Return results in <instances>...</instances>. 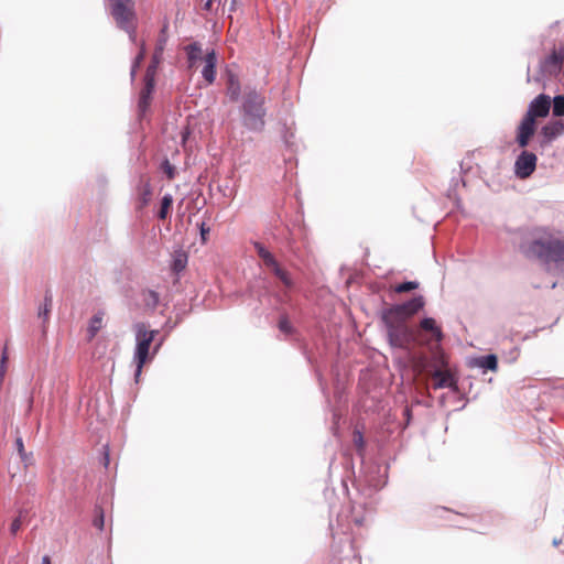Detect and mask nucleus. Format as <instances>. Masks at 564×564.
<instances>
[{
  "instance_id": "obj_15",
  "label": "nucleus",
  "mask_w": 564,
  "mask_h": 564,
  "mask_svg": "<svg viewBox=\"0 0 564 564\" xmlns=\"http://www.w3.org/2000/svg\"><path fill=\"white\" fill-rule=\"evenodd\" d=\"M152 198V186L149 178H141L137 187V207L143 209Z\"/></svg>"
},
{
  "instance_id": "obj_2",
  "label": "nucleus",
  "mask_w": 564,
  "mask_h": 564,
  "mask_svg": "<svg viewBox=\"0 0 564 564\" xmlns=\"http://www.w3.org/2000/svg\"><path fill=\"white\" fill-rule=\"evenodd\" d=\"M241 121L245 128L260 132L265 126V96L254 87L245 88L240 105Z\"/></svg>"
},
{
  "instance_id": "obj_11",
  "label": "nucleus",
  "mask_w": 564,
  "mask_h": 564,
  "mask_svg": "<svg viewBox=\"0 0 564 564\" xmlns=\"http://www.w3.org/2000/svg\"><path fill=\"white\" fill-rule=\"evenodd\" d=\"M154 76L155 73L151 72V69H147L145 73V85L144 88L141 90L140 98H139V111L141 115H144L145 111L149 109L151 104V95L154 89Z\"/></svg>"
},
{
  "instance_id": "obj_37",
  "label": "nucleus",
  "mask_w": 564,
  "mask_h": 564,
  "mask_svg": "<svg viewBox=\"0 0 564 564\" xmlns=\"http://www.w3.org/2000/svg\"><path fill=\"white\" fill-rule=\"evenodd\" d=\"M21 525H22L21 518H20V517L15 518V519L12 521L11 525H10V532H11V534H13V535H14V534H17V533H18V531L21 529Z\"/></svg>"
},
{
  "instance_id": "obj_46",
  "label": "nucleus",
  "mask_w": 564,
  "mask_h": 564,
  "mask_svg": "<svg viewBox=\"0 0 564 564\" xmlns=\"http://www.w3.org/2000/svg\"><path fill=\"white\" fill-rule=\"evenodd\" d=\"M105 465H106V466L108 465V456H106Z\"/></svg>"
},
{
  "instance_id": "obj_18",
  "label": "nucleus",
  "mask_w": 564,
  "mask_h": 564,
  "mask_svg": "<svg viewBox=\"0 0 564 564\" xmlns=\"http://www.w3.org/2000/svg\"><path fill=\"white\" fill-rule=\"evenodd\" d=\"M563 132H564V123L562 120H555V121L549 122L541 130V133L544 137L546 142L552 141L556 137L561 135Z\"/></svg>"
},
{
  "instance_id": "obj_23",
  "label": "nucleus",
  "mask_w": 564,
  "mask_h": 564,
  "mask_svg": "<svg viewBox=\"0 0 564 564\" xmlns=\"http://www.w3.org/2000/svg\"><path fill=\"white\" fill-rule=\"evenodd\" d=\"M187 264V254L184 251H176L173 254L172 270L176 273L183 271Z\"/></svg>"
},
{
  "instance_id": "obj_17",
  "label": "nucleus",
  "mask_w": 564,
  "mask_h": 564,
  "mask_svg": "<svg viewBox=\"0 0 564 564\" xmlns=\"http://www.w3.org/2000/svg\"><path fill=\"white\" fill-rule=\"evenodd\" d=\"M420 328L423 332L430 333L432 339L440 343L443 339L442 328L436 324V321L432 317H425L420 322Z\"/></svg>"
},
{
  "instance_id": "obj_29",
  "label": "nucleus",
  "mask_w": 564,
  "mask_h": 564,
  "mask_svg": "<svg viewBox=\"0 0 564 564\" xmlns=\"http://www.w3.org/2000/svg\"><path fill=\"white\" fill-rule=\"evenodd\" d=\"M143 302L148 307L154 308L159 303V294L155 291L147 290L142 293Z\"/></svg>"
},
{
  "instance_id": "obj_45",
  "label": "nucleus",
  "mask_w": 564,
  "mask_h": 564,
  "mask_svg": "<svg viewBox=\"0 0 564 564\" xmlns=\"http://www.w3.org/2000/svg\"><path fill=\"white\" fill-rule=\"evenodd\" d=\"M560 543H561V541H557V540H554V541H553V544H554L555 546H557Z\"/></svg>"
},
{
  "instance_id": "obj_19",
  "label": "nucleus",
  "mask_w": 564,
  "mask_h": 564,
  "mask_svg": "<svg viewBox=\"0 0 564 564\" xmlns=\"http://www.w3.org/2000/svg\"><path fill=\"white\" fill-rule=\"evenodd\" d=\"M186 54H187V61H188V67L193 68L196 66V63L199 59H203L202 57V47L198 43H192L185 47Z\"/></svg>"
},
{
  "instance_id": "obj_9",
  "label": "nucleus",
  "mask_w": 564,
  "mask_h": 564,
  "mask_svg": "<svg viewBox=\"0 0 564 564\" xmlns=\"http://www.w3.org/2000/svg\"><path fill=\"white\" fill-rule=\"evenodd\" d=\"M538 158L534 153L529 151H523L516 160L514 163V173L521 178H528L536 167Z\"/></svg>"
},
{
  "instance_id": "obj_44",
  "label": "nucleus",
  "mask_w": 564,
  "mask_h": 564,
  "mask_svg": "<svg viewBox=\"0 0 564 564\" xmlns=\"http://www.w3.org/2000/svg\"><path fill=\"white\" fill-rule=\"evenodd\" d=\"M212 8V0H207L205 3V9L209 10Z\"/></svg>"
},
{
  "instance_id": "obj_33",
  "label": "nucleus",
  "mask_w": 564,
  "mask_h": 564,
  "mask_svg": "<svg viewBox=\"0 0 564 564\" xmlns=\"http://www.w3.org/2000/svg\"><path fill=\"white\" fill-rule=\"evenodd\" d=\"M419 288V283L417 282H414V281H409V282H404V283H400L398 285L394 286V291L397 293H405V292H410L412 290H415Z\"/></svg>"
},
{
  "instance_id": "obj_8",
  "label": "nucleus",
  "mask_w": 564,
  "mask_h": 564,
  "mask_svg": "<svg viewBox=\"0 0 564 564\" xmlns=\"http://www.w3.org/2000/svg\"><path fill=\"white\" fill-rule=\"evenodd\" d=\"M424 304V297L422 295H419L405 303L392 305L387 310L392 312L398 317L409 321L412 316H414L419 311L423 308Z\"/></svg>"
},
{
  "instance_id": "obj_21",
  "label": "nucleus",
  "mask_w": 564,
  "mask_h": 564,
  "mask_svg": "<svg viewBox=\"0 0 564 564\" xmlns=\"http://www.w3.org/2000/svg\"><path fill=\"white\" fill-rule=\"evenodd\" d=\"M270 269L276 275V278L280 279V281L283 283L285 288L291 289L293 286L294 283L289 272L281 268L278 262H275V264H273Z\"/></svg>"
},
{
  "instance_id": "obj_6",
  "label": "nucleus",
  "mask_w": 564,
  "mask_h": 564,
  "mask_svg": "<svg viewBox=\"0 0 564 564\" xmlns=\"http://www.w3.org/2000/svg\"><path fill=\"white\" fill-rule=\"evenodd\" d=\"M436 362L440 365V367H435L430 371L433 379V388L436 390L443 388H455L456 380L452 372L446 368L447 364L444 357H437Z\"/></svg>"
},
{
  "instance_id": "obj_32",
  "label": "nucleus",
  "mask_w": 564,
  "mask_h": 564,
  "mask_svg": "<svg viewBox=\"0 0 564 564\" xmlns=\"http://www.w3.org/2000/svg\"><path fill=\"white\" fill-rule=\"evenodd\" d=\"M161 170L162 172L166 175V177L171 181L175 177L176 175V169L174 165H172L170 163V161L167 159H165L162 163H161Z\"/></svg>"
},
{
  "instance_id": "obj_36",
  "label": "nucleus",
  "mask_w": 564,
  "mask_h": 564,
  "mask_svg": "<svg viewBox=\"0 0 564 564\" xmlns=\"http://www.w3.org/2000/svg\"><path fill=\"white\" fill-rule=\"evenodd\" d=\"M15 446H17L18 453H19L20 457L22 458V460H25L26 459V453H25L23 441H22L21 437H18L15 440Z\"/></svg>"
},
{
  "instance_id": "obj_34",
  "label": "nucleus",
  "mask_w": 564,
  "mask_h": 564,
  "mask_svg": "<svg viewBox=\"0 0 564 564\" xmlns=\"http://www.w3.org/2000/svg\"><path fill=\"white\" fill-rule=\"evenodd\" d=\"M352 442L355 444V446L357 447V449L359 452H362L364 448H365V440H364V435L360 431H354V434H352Z\"/></svg>"
},
{
  "instance_id": "obj_20",
  "label": "nucleus",
  "mask_w": 564,
  "mask_h": 564,
  "mask_svg": "<svg viewBox=\"0 0 564 564\" xmlns=\"http://www.w3.org/2000/svg\"><path fill=\"white\" fill-rule=\"evenodd\" d=\"M270 269L276 275V278L280 279V281L283 283L285 288L291 289L293 286L294 283L289 272L281 268L278 262H275V264H273Z\"/></svg>"
},
{
  "instance_id": "obj_4",
  "label": "nucleus",
  "mask_w": 564,
  "mask_h": 564,
  "mask_svg": "<svg viewBox=\"0 0 564 564\" xmlns=\"http://www.w3.org/2000/svg\"><path fill=\"white\" fill-rule=\"evenodd\" d=\"M158 334V330H149L144 323H139L135 325V351H134V361L137 364L135 369V380H139V377L142 373V368L144 364L148 361L150 346Z\"/></svg>"
},
{
  "instance_id": "obj_14",
  "label": "nucleus",
  "mask_w": 564,
  "mask_h": 564,
  "mask_svg": "<svg viewBox=\"0 0 564 564\" xmlns=\"http://www.w3.org/2000/svg\"><path fill=\"white\" fill-rule=\"evenodd\" d=\"M241 94V84L239 77L232 70L226 72V96L231 102L239 100Z\"/></svg>"
},
{
  "instance_id": "obj_25",
  "label": "nucleus",
  "mask_w": 564,
  "mask_h": 564,
  "mask_svg": "<svg viewBox=\"0 0 564 564\" xmlns=\"http://www.w3.org/2000/svg\"><path fill=\"white\" fill-rule=\"evenodd\" d=\"M547 64L556 69H561L564 65V47L554 50L547 59Z\"/></svg>"
},
{
  "instance_id": "obj_27",
  "label": "nucleus",
  "mask_w": 564,
  "mask_h": 564,
  "mask_svg": "<svg viewBox=\"0 0 564 564\" xmlns=\"http://www.w3.org/2000/svg\"><path fill=\"white\" fill-rule=\"evenodd\" d=\"M52 303H53L52 295L50 294V292H46V294L44 296V303L39 310V317H42L44 321L48 319V316H50V313L52 310Z\"/></svg>"
},
{
  "instance_id": "obj_26",
  "label": "nucleus",
  "mask_w": 564,
  "mask_h": 564,
  "mask_svg": "<svg viewBox=\"0 0 564 564\" xmlns=\"http://www.w3.org/2000/svg\"><path fill=\"white\" fill-rule=\"evenodd\" d=\"M172 204H173V197L172 195L170 194H166L162 197V200H161V207H160V210H159V214H158V217L161 219V220H164L166 219L171 208H172Z\"/></svg>"
},
{
  "instance_id": "obj_7",
  "label": "nucleus",
  "mask_w": 564,
  "mask_h": 564,
  "mask_svg": "<svg viewBox=\"0 0 564 564\" xmlns=\"http://www.w3.org/2000/svg\"><path fill=\"white\" fill-rule=\"evenodd\" d=\"M424 304V297L422 295H419L405 303L392 305L387 310L392 312L398 317L409 321L412 316H414L419 311L423 308Z\"/></svg>"
},
{
  "instance_id": "obj_24",
  "label": "nucleus",
  "mask_w": 564,
  "mask_h": 564,
  "mask_svg": "<svg viewBox=\"0 0 564 564\" xmlns=\"http://www.w3.org/2000/svg\"><path fill=\"white\" fill-rule=\"evenodd\" d=\"M254 248L257 250L258 256L262 259V261L268 268H271L273 264H275L276 260L273 257V254L270 251H268L261 243L257 242L254 245Z\"/></svg>"
},
{
  "instance_id": "obj_3",
  "label": "nucleus",
  "mask_w": 564,
  "mask_h": 564,
  "mask_svg": "<svg viewBox=\"0 0 564 564\" xmlns=\"http://www.w3.org/2000/svg\"><path fill=\"white\" fill-rule=\"evenodd\" d=\"M381 321L384 324L390 346L402 349L408 348L413 337L408 321L398 317L388 310L382 311Z\"/></svg>"
},
{
  "instance_id": "obj_42",
  "label": "nucleus",
  "mask_w": 564,
  "mask_h": 564,
  "mask_svg": "<svg viewBox=\"0 0 564 564\" xmlns=\"http://www.w3.org/2000/svg\"><path fill=\"white\" fill-rule=\"evenodd\" d=\"M415 368L420 372L424 371V369H425V359L424 358L419 359L417 362L415 364Z\"/></svg>"
},
{
  "instance_id": "obj_1",
  "label": "nucleus",
  "mask_w": 564,
  "mask_h": 564,
  "mask_svg": "<svg viewBox=\"0 0 564 564\" xmlns=\"http://www.w3.org/2000/svg\"><path fill=\"white\" fill-rule=\"evenodd\" d=\"M521 250L528 258L542 261L564 274V240L553 238L551 235L534 238L521 246Z\"/></svg>"
},
{
  "instance_id": "obj_35",
  "label": "nucleus",
  "mask_w": 564,
  "mask_h": 564,
  "mask_svg": "<svg viewBox=\"0 0 564 564\" xmlns=\"http://www.w3.org/2000/svg\"><path fill=\"white\" fill-rule=\"evenodd\" d=\"M144 56H145V45H144V43H142L141 47H140V52L134 59V64H133L132 72H131L132 75H134L135 69L139 67L141 62L144 59Z\"/></svg>"
},
{
  "instance_id": "obj_38",
  "label": "nucleus",
  "mask_w": 564,
  "mask_h": 564,
  "mask_svg": "<svg viewBox=\"0 0 564 564\" xmlns=\"http://www.w3.org/2000/svg\"><path fill=\"white\" fill-rule=\"evenodd\" d=\"M279 328L284 333H289L291 330L290 322L286 318L280 319Z\"/></svg>"
},
{
  "instance_id": "obj_12",
  "label": "nucleus",
  "mask_w": 564,
  "mask_h": 564,
  "mask_svg": "<svg viewBox=\"0 0 564 564\" xmlns=\"http://www.w3.org/2000/svg\"><path fill=\"white\" fill-rule=\"evenodd\" d=\"M536 129L535 120L531 117L524 116L521 123L518 127L517 142L519 147L525 148L530 139L533 137Z\"/></svg>"
},
{
  "instance_id": "obj_22",
  "label": "nucleus",
  "mask_w": 564,
  "mask_h": 564,
  "mask_svg": "<svg viewBox=\"0 0 564 564\" xmlns=\"http://www.w3.org/2000/svg\"><path fill=\"white\" fill-rule=\"evenodd\" d=\"M270 269L276 275V278L280 279V281L283 283L285 288L291 289L293 286L294 283L289 272L281 268L278 262H275V264H273Z\"/></svg>"
},
{
  "instance_id": "obj_43",
  "label": "nucleus",
  "mask_w": 564,
  "mask_h": 564,
  "mask_svg": "<svg viewBox=\"0 0 564 564\" xmlns=\"http://www.w3.org/2000/svg\"><path fill=\"white\" fill-rule=\"evenodd\" d=\"M42 564H51L50 556L45 555L42 557Z\"/></svg>"
},
{
  "instance_id": "obj_30",
  "label": "nucleus",
  "mask_w": 564,
  "mask_h": 564,
  "mask_svg": "<svg viewBox=\"0 0 564 564\" xmlns=\"http://www.w3.org/2000/svg\"><path fill=\"white\" fill-rule=\"evenodd\" d=\"M480 367L485 368V369H489V370H497L498 368V361H497V357L495 355H488L486 357H484L480 361Z\"/></svg>"
},
{
  "instance_id": "obj_28",
  "label": "nucleus",
  "mask_w": 564,
  "mask_h": 564,
  "mask_svg": "<svg viewBox=\"0 0 564 564\" xmlns=\"http://www.w3.org/2000/svg\"><path fill=\"white\" fill-rule=\"evenodd\" d=\"M101 326H102V315H100V314L94 315L90 319L89 327H88V333H89L90 339L97 335V333L99 332Z\"/></svg>"
},
{
  "instance_id": "obj_16",
  "label": "nucleus",
  "mask_w": 564,
  "mask_h": 564,
  "mask_svg": "<svg viewBox=\"0 0 564 564\" xmlns=\"http://www.w3.org/2000/svg\"><path fill=\"white\" fill-rule=\"evenodd\" d=\"M204 61V68L202 70V75L204 79L207 82L208 85H212L216 79V63L217 57L215 51H210L206 53V55L203 58Z\"/></svg>"
},
{
  "instance_id": "obj_5",
  "label": "nucleus",
  "mask_w": 564,
  "mask_h": 564,
  "mask_svg": "<svg viewBox=\"0 0 564 564\" xmlns=\"http://www.w3.org/2000/svg\"><path fill=\"white\" fill-rule=\"evenodd\" d=\"M110 12L117 24L135 39V15L133 0H109Z\"/></svg>"
},
{
  "instance_id": "obj_13",
  "label": "nucleus",
  "mask_w": 564,
  "mask_h": 564,
  "mask_svg": "<svg viewBox=\"0 0 564 564\" xmlns=\"http://www.w3.org/2000/svg\"><path fill=\"white\" fill-rule=\"evenodd\" d=\"M551 107V99L546 95H539L534 98L525 113L527 117H531L535 120L538 117H546Z\"/></svg>"
},
{
  "instance_id": "obj_10",
  "label": "nucleus",
  "mask_w": 564,
  "mask_h": 564,
  "mask_svg": "<svg viewBox=\"0 0 564 564\" xmlns=\"http://www.w3.org/2000/svg\"><path fill=\"white\" fill-rule=\"evenodd\" d=\"M167 29H169V24L165 23L162 26V29L158 35V39H156L154 52L152 55V61L148 67V69H151V72H153V73L156 72L158 66L160 65V63L163 59V53H164V50H165V46H166L167 40H169Z\"/></svg>"
},
{
  "instance_id": "obj_31",
  "label": "nucleus",
  "mask_w": 564,
  "mask_h": 564,
  "mask_svg": "<svg viewBox=\"0 0 564 564\" xmlns=\"http://www.w3.org/2000/svg\"><path fill=\"white\" fill-rule=\"evenodd\" d=\"M553 115L556 117L564 116V96L558 95L553 99Z\"/></svg>"
},
{
  "instance_id": "obj_39",
  "label": "nucleus",
  "mask_w": 564,
  "mask_h": 564,
  "mask_svg": "<svg viewBox=\"0 0 564 564\" xmlns=\"http://www.w3.org/2000/svg\"><path fill=\"white\" fill-rule=\"evenodd\" d=\"M208 235H209V228L206 227L205 224L203 223L200 225V237H202L203 242H205L207 240Z\"/></svg>"
},
{
  "instance_id": "obj_41",
  "label": "nucleus",
  "mask_w": 564,
  "mask_h": 564,
  "mask_svg": "<svg viewBox=\"0 0 564 564\" xmlns=\"http://www.w3.org/2000/svg\"><path fill=\"white\" fill-rule=\"evenodd\" d=\"M94 525L96 528H98L99 530L104 529V514L102 513H100V516L94 520Z\"/></svg>"
},
{
  "instance_id": "obj_40",
  "label": "nucleus",
  "mask_w": 564,
  "mask_h": 564,
  "mask_svg": "<svg viewBox=\"0 0 564 564\" xmlns=\"http://www.w3.org/2000/svg\"><path fill=\"white\" fill-rule=\"evenodd\" d=\"M8 356L7 351L4 350L1 358V366H0V376L2 377L6 370V362H7Z\"/></svg>"
}]
</instances>
